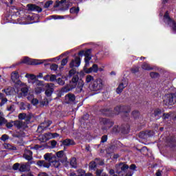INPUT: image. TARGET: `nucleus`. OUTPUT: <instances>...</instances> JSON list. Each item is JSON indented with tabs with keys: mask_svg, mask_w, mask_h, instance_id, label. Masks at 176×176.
<instances>
[{
	"mask_svg": "<svg viewBox=\"0 0 176 176\" xmlns=\"http://www.w3.org/2000/svg\"><path fill=\"white\" fill-rule=\"evenodd\" d=\"M50 60H39V59H31L28 57H25L22 59V64H28L29 65H38V64H43V63H47Z\"/></svg>",
	"mask_w": 176,
	"mask_h": 176,
	"instance_id": "f257e3e1",
	"label": "nucleus"
},
{
	"mask_svg": "<svg viewBox=\"0 0 176 176\" xmlns=\"http://www.w3.org/2000/svg\"><path fill=\"white\" fill-rule=\"evenodd\" d=\"M84 56L85 65L84 66L83 70L85 72L87 71V67L90 66V60H91V56H90V50H87V51H81L79 52V56Z\"/></svg>",
	"mask_w": 176,
	"mask_h": 176,
	"instance_id": "f03ea898",
	"label": "nucleus"
},
{
	"mask_svg": "<svg viewBox=\"0 0 176 176\" xmlns=\"http://www.w3.org/2000/svg\"><path fill=\"white\" fill-rule=\"evenodd\" d=\"M79 80L78 77H73L72 81L69 86L65 87L61 89V93H68V91L72 90V89H75L76 87V85H78V81Z\"/></svg>",
	"mask_w": 176,
	"mask_h": 176,
	"instance_id": "7ed1b4c3",
	"label": "nucleus"
},
{
	"mask_svg": "<svg viewBox=\"0 0 176 176\" xmlns=\"http://www.w3.org/2000/svg\"><path fill=\"white\" fill-rule=\"evenodd\" d=\"M176 102V96L174 94H168L164 96V103L166 105H174Z\"/></svg>",
	"mask_w": 176,
	"mask_h": 176,
	"instance_id": "20e7f679",
	"label": "nucleus"
},
{
	"mask_svg": "<svg viewBox=\"0 0 176 176\" xmlns=\"http://www.w3.org/2000/svg\"><path fill=\"white\" fill-rule=\"evenodd\" d=\"M91 87L94 91H100V90H102L104 87V80L101 78H97L92 83Z\"/></svg>",
	"mask_w": 176,
	"mask_h": 176,
	"instance_id": "39448f33",
	"label": "nucleus"
},
{
	"mask_svg": "<svg viewBox=\"0 0 176 176\" xmlns=\"http://www.w3.org/2000/svg\"><path fill=\"white\" fill-rule=\"evenodd\" d=\"M25 78H28L29 83H35L37 86H43V81H41L36 79V76L34 74H28L25 75Z\"/></svg>",
	"mask_w": 176,
	"mask_h": 176,
	"instance_id": "423d86ee",
	"label": "nucleus"
},
{
	"mask_svg": "<svg viewBox=\"0 0 176 176\" xmlns=\"http://www.w3.org/2000/svg\"><path fill=\"white\" fill-rule=\"evenodd\" d=\"M117 174H126V170L129 169V165L124 163H120L118 165L116 166Z\"/></svg>",
	"mask_w": 176,
	"mask_h": 176,
	"instance_id": "0eeeda50",
	"label": "nucleus"
},
{
	"mask_svg": "<svg viewBox=\"0 0 176 176\" xmlns=\"http://www.w3.org/2000/svg\"><path fill=\"white\" fill-rule=\"evenodd\" d=\"M164 21L165 23H167L170 27H172L173 31L176 33V23L173 21V19H170V16H168V12H166V14L164 16Z\"/></svg>",
	"mask_w": 176,
	"mask_h": 176,
	"instance_id": "6e6552de",
	"label": "nucleus"
},
{
	"mask_svg": "<svg viewBox=\"0 0 176 176\" xmlns=\"http://www.w3.org/2000/svg\"><path fill=\"white\" fill-rule=\"evenodd\" d=\"M20 76H19V73L17 72H14L12 73L11 74V79L12 80V82H14V83L15 85H17L18 86L19 85H21V81L19 79Z\"/></svg>",
	"mask_w": 176,
	"mask_h": 176,
	"instance_id": "1a4fd4ad",
	"label": "nucleus"
},
{
	"mask_svg": "<svg viewBox=\"0 0 176 176\" xmlns=\"http://www.w3.org/2000/svg\"><path fill=\"white\" fill-rule=\"evenodd\" d=\"M56 137H58V134L57 133H47L42 135V139H43V141L46 142V141H48V140L56 138Z\"/></svg>",
	"mask_w": 176,
	"mask_h": 176,
	"instance_id": "9d476101",
	"label": "nucleus"
},
{
	"mask_svg": "<svg viewBox=\"0 0 176 176\" xmlns=\"http://www.w3.org/2000/svg\"><path fill=\"white\" fill-rule=\"evenodd\" d=\"M46 87L47 89L45 91V94L47 97H50L53 91H54V84L53 83L47 84Z\"/></svg>",
	"mask_w": 176,
	"mask_h": 176,
	"instance_id": "9b49d317",
	"label": "nucleus"
},
{
	"mask_svg": "<svg viewBox=\"0 0 176 176\" xmlns=\"http://www.w3.org/2000/svg\"><path fill=\"white\" fill-rule=\"evenodd\" d=\"M27 8L28 10H30L32 12H42V8L34 4H28Z\"/></svg>",
	"mask_w": 176,
	"mask_h": 176,
	"instance_id": "f8f14e48",
	"label": "nucleus"
},
{
	"mask_svg": "<svg viewBox=\"0 0 176 176\" xmlns=\"http://www.w3.org/2000/svg\"><path fill=\"white\" fill-rule=\"evenodd\" d=\"M44 159L46 160V162H48L47 163H50V165L53 163V160L56 159V156H54L52 153H45L44 155Z\"/></svg>",
	"mask_w": 176,
	"mask_h": 176,
	"instance_id": "ddd939ff",
	"label": "nucleus"
},
{
	"mask_svg": "<svg viewBox=\"0 0 176 176\" xmlns=\"http://www.w3.org/2000/svg\"><path fill=\"white\" fill-rule=\"evenodd\" d=\"M19 86L21 91V97H23V96H27V93H28V87L26 86V85L21 82V84H20Z\"/></svg>",
	"mask_w": 176,
	"mask_h": 176,
	"instance_id": "4468645a",
	"label": "nucleus"
},
{
	"mask_svg": "<svg viewBox=\"0 0 176 176\" xmlns=\"http://www.w3.org/2000/svg\"><path fill=\"white\" fill-rule=\"evenodd\" d=\"M80 65V58L76 57L74 60H72L70 63L71 68H74V67H79Z\"/></svg>",
	"mask_w": 176,
	"mask_h": 176,
	"instance_id": "2eb2a0df",
	"label": "nucleus"
},
{
	"mask_svg": "<svg viewBox=\"0 0 176 176\" xmlns=\"http://www.w3.org/2000/svg\"><path fill=\"white\" fill-rule=\"evenodd\" d=\"M91 72L97 74V72H98V65L94 64L92 67L89 68L87 70H85L86 74H91Z\"/></svg>",
	"mask_w": 176,
	"mask_h": 176,
	"instance_id": "dca6fc26",
	"label": "nucleus"
},
{
	"mask_svg": "<svg viewBox=\"0 0 176 176\" xmlns=\"http://www.w3.org/2000/svg\"><path fill=\"white\" fill-rule=\"evenodd\" d=\"M23 157L26 159V160H32V151L25 149L23 154Z\"/></svg>",
	"mask_w": 176,
	"mask_h": 176,
	"instance_id": "f3484780",
	"label": "nucleus"
},
{
	"mask_svg": "<svg viewBox=\"0 0 176 176\" xmlns=\"http://www.w3.org/2000/svg\"><path fill=\"white\" fill-rule=\"evenodd\" d=\"M36 164L38 167H45V168L50 167V163H47L45 160H39L37 162Z\"/></svg>",
	"mask_w": 176,
	"mask_h": 176,
	"instance_id": "a211bd4d",
	"label": "nucleus"
},
{
	"mask_svg": "<svg viewBox=\"0 0 176 176\" xmlns=\"http://www.w3.org/2000/svg\"><path fill=\"white\" fill-rule=\"evenodd\" d=\"M28 170H30V163L22 164L19 166V171L21 173H24V171H28Z\"/></svg>",
	"mask_w": 176,
	"mask_h": 176,
	"instance_id": "6ab92c4d",
	"label": "nucleus"
},
{
	"mask_svg": "<svg viewBox=\"0 0 176 176\" xmlns=\"http://www.w3.org/2000/svg\"><path fill=\"white\" fill-rule=\"evenodd\" d=\"M65 101L66 102H67V104H69V102L75 101V95L71 94L66 95Z\"/></svg>",
	"mask_w": 176,
	"mask_h": 176,
	"instance_id": "aec40b11",
	"label": "nucleus"
},
{
	"mask_svg": "<svg viewBox=\"0 0 176 176\" xmlns=\"http://www.w3.org/2000/svg\"><path fill=\"white\" fill-rule=\"evenodd\" d=\"M127 108L126 106H118L115 108L114 111L116 114L118 115L120 112H127L125 109Z\"/></svg>",
	"mask_w": 176,
	"mask_h": 176,
	"instance_id": "412c9836",
	"label": "nucleus"
},
{
	"mask_svg": "<svg viewBox=\"0 0 176 176\" xmlns=\"http://www.w3.org/2000/svg\"><path fill=\"white\" fill-rule=\"evenodd\" d=\"M50 124H52V121L44 122L43 123L41 124L38 129V130H45V129H47Z\"/></svg>",
	"mask_w": 176,
	"mask_h": 176,
	"instance_id": "4be33fe9",
	"label": "nucleus"
},
{
	"mask_svg": "<svg viewBox=\"0 0 176 176\" xmlns=\"http://www.w3.org/2000/svg\"><path fill=\"white\" fill-rule=\"evenodd\" d=\"M3 91L6 93V96H12V94H14V89L12 87H8L6 89H3Z\"/></svg>",
	"mask_w": 176,
	"mask_h": 176,
	"instance_id": "5701e85b",
	"label": "nucleus"
},
{
	"mask_svg": "<svg viewBox=\"0 0 176 176\" xmlns=\"http://www.w3.org/2000/svg\"><path fill=\"white\" fill-rule=\"evenodd\" d=\"M74 144H75L74 140L69 139H66L63 142V145L65 146H69L70 145H74Z\"/></svg>",
	"mask_w": 176,
	"mask_h": 176,
	"instance_id": "b1692460",
	"label": "nucleus"
},
{
	"mask_svg": "<svg viewBox=\"0 0 176 176\" xmlns=\"http://www.w3.org/2000/svg\"><path fill=\"white\" fill-rule=\"evenodd\" d=\"M142 69H144L146 71H151V70L153 69V67H151V65H149L146 63H144L142 65Z\"/></svg>",
	"mask_w": 176,
	"mask_h": 176,
	"instance_id": "393cba45",
	"label": "nucleus"
},
{
	"mask_svg": "<svg viewBox=\"0 0 176 176\" xmlns=\"http://www.w3.org/2000/svg\"><path fill=\"white\" fill-rule=\"evenodd\" d=\"M85 85V82H83V80H80L78 82V86H77V89L78 90V91H80L82 90V89H83V86Z\"/></svg>",
	"mask_w": 176,
	"mask_h": 176,
	"instance_id": "a878e982",
	"label": "nucleus"
},
{
	"mask_svg": "<svg viewBox=\"0 0 176 176\" xmlns=\"http://www.w3.org/2000/svg\"><path fill=\"white\" fill-rule=\"evenodd\" d=\"M12 123L14 124V126L17 127V129H21V127L23 126V124L21 121H14Z\"/></svg>",
	"mask_w": 176,
	"mask_h": 176,
	"instance_id": "bb28decb",
	"label": "nucleus"
},
{
	"mask_svg": "<svg viewBox=\"0 0 176 176\" xmlns=\"http://www.w3.org/2000/svg\"><path fill=\"white\" fill-rule=\"evenodd\" d=\"M4 148L6 149H10V150H12V151H16V146H14L12 144H4Z\"/></svg>",
	"mask_w": 176,
	"mask_h": 176,
	"instance_id": "cd10ccee",
	"label": "nucleus"
},
{
	"mask_svg": "<svg viewBox=\"0 0 176 176\" xmlns=\"http://www.w3.org/2000/svg\"><path fill=\"white\" fill-rule=\"evenodd\" d=\"M123 89H124V85H123V84H120L116 89V93H118V94H120V93L123 91Z\"/></svg>",
	"mask_w": 176,
	"mask_h": 176,
	"instance_id": "c85d7f7f",
	"label": "nucleus"
},
{
	"mask_svg": "<svg viewBox=\"0 0 176 176\" xmlns=\"http://www.w3.org/2000/svg\"><path fill=\"white\" fill-rule=\"evenodd\" d=\"M92 80H94V77L91 75H87L85 78V82L87 83H90V82H92Z\"/></svg>",
	"mask_w": 176,
	"mask_h": 176,
	"instance_id": "c756f323",
	"label": "nucleus"
},
{
	"mask_svg": "<svg viewBox=\"0 0 176 176\" xmlns=\"http://www.w3.org/2000/svg\"><path fill=\"white\" fill-rule=\"evenodd\" d=\"M70 164H71L72 167H74V168H76V167L77 166L76 158H72V160L70 161Z\"/></svg>",
	"mask_w": 176,
	"mask_h": 176,
	"instance_id": "7c9ffc66",
	"label": "nucleus"
},
{
	"mask_svg": "<svg viewBox=\"0 0 176 176\" xmlns=\"http://www.w3.org/2000/svg\"><path fill=\"white\" fill-rule=\"evenodd\" d=\"M96 176H108V175H107L104 173H102V170H97Z\"/></svg>",
	"mask_w": 176,
	"mask_h": 176,
	"instance_id": "2f4dec72",
	"label": "nucleus"
},
{
	"mask_svg": "<svg viewBox=\"0 0 176 176\" xmlns=\"http://www.w3.org/2000/svg\"><path fill=\"white\" fill-rule=\"evenodd\" d=\"M5 122H6V120H5L3 113L0 112V125L2 124V123H5Z\"/></svg>",
	"mask_w": 176,
	"mask_h": 176,
	"instance_id": "473e14b6",
	"label": "nucleus"
},
{
	"mask_svg": "<svg viewBox=\"0 0 176 176\" xmlns=\"http://www.w3.org/2000/svg\"><path fill=\"white\" fill-rule=\"evenodd\" d=\"M52 166H54L56 168L60 167V162L56 160V159L53 160V162H51Z\"/></svg>",
	"mask_w": 176,
	"mask_h": 176,
	"instance_id": "72a5a7b5",
	"label": "nucleus"
},
{
	"mask_svg": "<svg viewBox=\"0 0 176 176\" xmlns=\"http://www.w3.org/2000/svg\"><path fill=\"white\" fill-rule=\"evenodd\" d=\"M96 166H97V164H96V161H92L89 164V168L91 170H93V169L96 168Z\"/></svg>",
	"mask_w": 176,
	"mask_h": 176,
	"instance_id": "f704fd0d",
	"label": "nucleus"
},
{
	"mask_svg": "<svg viewBox=\"0 0 176 176\" xmlns=\"http://www.w3.org/2000/svg\"><path fill=\"white\" fill-rule=\"evenodd\" d=\"M57 157H59V159H61V157H64V151H60L56 153Z\"/></svg>",
	"mask_w": 176,
	"mask_h": 176,
	"instance_id": "c9c22d12",
	"label": "nucleus"
},
{
	"mask_svg": "<svg viewBox=\"0 0 176 176\" xmlns=\"http://www.w3.org/2000/svg\"><path fill=\"white\" fill-rule=\"evenodd\" d=\"M70 13H79V8H72L70 9Z\"/></svg>",
	"mask_w": 176,
	"mask_h": 176,
	"instance_id": "e433bc0d",
	"label": "nucleus"
},
{
	"mask_svg": "<svg viewBox=\"0 0 176 176\" xmlns=\"http://www.w3.org/2000/svg\"><path fill=\"white\" fill-rule=\"evenodd\" d=\"M160 115H162V110L157 109L154 111V116H160Z\"/></svg>",
	"mask_w": 176,
	"mask_h": 176,
	"instance_id": "4c0bfd02",
	"label": "nucleus"
},
{
	"mask_svg": "<svg viewBox=\"0 0 176 176\" xmlns=\"http://www.w3.org/2000/svg\"><path fill=\"white\" fill-rule=\"evenodd\" d=\"M140 71V67H134L131 69V72L132 74H137Z\"/></svg>",
	"mask_w": 176,
	"mask_h": 176,
	"instance_id": "58836bf2",
	"label": "nucleus"
},
{
	"mask_svg": "<svg viewBox=\"0 0 176 176\" xmlns=\"http://www.w3.org/2000/svg\"><path fill=\"white\" fill-rule=\"evenodd\" d=\"M50 5H53V1H47L44 5V8H49Z\"/></svg>",
	"mask_w": 176,
	"mask_h": 176,
	"instance_id": "ea45409f",
	"label": "nucleus"
},
{
	"mask_svg": "<svg viewBox=\"0 0 176 176\" xmlns=\"http://www.w3.org/2000/svg\"><path fill=\"white\" fill-rule=\"evenodd\" d=\"M57 76L54 74L52 75H50V82H54V80H56Z\"/></svg>",
	"mask_w": 176,
	"mask_h": 176,
	"instance_id": "a19ab883",
	"label": "nucleus"
},
{
	"mask_svg": "<svg viewBox=\"0 0 176 176\" xmlns=\"http://www.w3.org/2000/svg\"><path fill=\"white\" fill-rule=\"evenodd\" d=\"M150 76L153 78H157V76H159V74L156 72H151L150 73Z\"/></svg>",
	"mask_w": 176,
	"mask_h": 176,
	"instance_id": "79ce46f5",
	"label": "nucleus"
},
{
	"mask_svg": "<svg viewBox=\"0 0 176 176\" xmlns=\"http://www.w3.org/2000/svg\"><path fill=\"white\" fill-rule=\"evenodd\" d=\"M58 68V66L56 64H52L50 67V69L52 71H56V69Z\"/></svg>",
	"mask_w": 176,
	"mask_h": 176,
	"instance_id": "37998d69",
	"label": "nucleus"
},
{
	"mask_svg": "<svg viewBox=\"0 0 176 176\" xmlns=\"http://www.w3.org/2000/svg\"><path fill=\"white\" fill-rule=\"evenodd\" d=\"M14 121L11 122H8L6 124V127L8 129H12V127H13V126H14V124L13 123Z\"/></svg>",
	"mask_w": 176,
	"mask_h": 176,
	"instance_id": "c03bdc74",
	"label": "nucleus"
},
{
	"mask_svg": "<svg viewBox=\"0 0 176 176\" xmlns=\"http://www.w3.org/2000/svg\"><path fill=\"white\" fill-rule=\"evenodd\" d=\"M13 170H19V168L20 169V164L19 163H16L13 165L12 167Z\"/></svg>",
	"mask_w": 176,
	"mask_h": 176,
	"instance_id": "a18cd8bd",
	"label": "nucleus"
},
{
	"mask_svg": "<svg viewBox=\"0 0 176 176\" xmlns=\"http://www.w3.org/2000/svg\"><path fill=\"white\" fill-rule=\"evenodd\" d=\"M57 83H58V85H60L61 86H63V85H65V82L64 80H63L62 78H58Z\"/></svg>",
	"mask_w": 176,
	"mask_h": 176,
	"instance_id": "49530a36",
	"label": "nucleus"
},
{
	"mask_svg": "<svg viewBox=\"0 0 176 176\" xmlns=\"http://www.w3.org/2000/svg\"><path fill=\"white\" fill-rule=\"evenodd\" d=\"M6 102H8L7 98H3V99H1V102L0 103L1 107H2V105H5Z\"/></svg>",
	"mask_w": 176,
	"mask_h": 176,
	"instance_id": "de8ad7c7",
	"label": "nucleus"
},
{
	"mask_svg": "<svg viewBox=\"0 0 176 176\" xmlns=\"http://www.w3.org/2000/svg\"><path fill=\"white\" fill-rule=\"evenodd\" d=\"M30 101H31L32 104H33V105H36V104H38V102H39L38 99H35L34 98Z\"/></svg>",
	"mask_w": 176,
	"mask_h": 176,
	"instance_id": "09e8293b",
	"label": "nucleus"
},
{
	"mask_svg": "<svg viewBox=\"0 0 176 176\" xmlns=\"http://www.w3.org/2000/svg\"><path fill=\"white\" fill-rule=\"evenodd\" d=\"M67 63H68V59L64 58L61 61V65L64 67V65H65Z\"/></svg>",
	"mask_w": 176,
	"mask_h": 176,
	"instance_id": "8fccbe9b",
	"label": "nucleus"
},
{
	"mask_svg": "<svg viewBox=\"0 0 176 176\" xmlns=\"http://www.w3.org/2000/svg\"><path fill=\"white\" fill-rule=\"evenodd\" d=\"M6 140H9V136H8V135H3L1 136V140L6 141Z\"/></svg>",
	"mask_w": 176,
	"mask_h": 176,
	"instance_id": "3c124183",
	"label": "nucleus"
},
{
	"mask_svg": "<svg viewBox=\"0 0 176 176\" xmlns=\"http://www.w3.org/2000/svg\"><path fill=\"white\" fill-rule=\"evenodd\" d=\"M25 116H27V115L25 113H20L19 115V119H25Z\"/></svg>",
	"mask_w": 176,
	"mask_h": 176,
	"instance_id": "603ef678",
	"label": "nucleus"
},
{
	"mask_svg": "<svg viewBox=\"0 0 176 176\" xmlns=\"http://www.w3.org/2000/svg\"><path fill=\"white\" fill-rule=\"evenodd\" d=\"M52 19H54V20H57L58 19H64L63 16H57V15H52Z\"/></svg>",
	"mask_w": 176,
	"mask_h": 176,
	"instance_id": "864d4df0",
	"label": "nucleus"
},
{
	"mask_svg": "<svg viewBox=\"0 0 176 176\" xmlns=\"http://www.w3.org/2000/svg\"><path fill=\"white\" fill-rule=\"evenodd\" d=\"M51 145L52 148H56V145H57V142H56V140L51 141Z\"/></svg>",
	"mask_w": 176,
	"mask_h": 176,
	"instance_id": "5fc2aeb1",
	"label": "nucleus"
},
{
	"mask_svg": "<svg viewBox=\"0 0 176 176\" xmlns=\"http://www.w3.org/2000/svg\"><path fill=\"white\" fill-rule=\"evenodd\" d=\"M42 91V88L41 87H38L36 89L35 92L36 94H39Z\"/></svg>",
	"mask_w": 176,
	"mask_h": 176,
	"instance_id": "6e6d98bb",
	"label": "nucleus"
},
{
	"mask_svg": "<svg viewBox=\"0 0 176 176\" xmlns=\"http://www.w3.org/2000/svg\"><path fill=\"white\" fill-rule=\"evenodd\" d=\"M108 140V137L107 135H104L102 138L101 142H107V140Z\"/></svg>",
	"mask_w": 176,
	"mask_h": 176,
	"instance_id": "4d7b16f0",
	"label": "nucleus"
},
{
	"mask_svg": "<svg viewBox=\"0 0 176 176\" xmlns=\"http://www.w3.org/2000/svg\"><path fill=\"white\" fill-rule=\"evenodd\" d=\"M44 80H46L48 82V80H50V75L47 74L45 76L43 77Z\"/></svg>",
	"mask_w": 176,
	"mask_h": 176,
	"instance_id": "13d9d810",
	"label": "nucleus"
},
{
	"mask_svg": "<svg viewBox=\"0 0 176 176\" xmlns=\"http://www.w3.org/2000/svg\"><path fill=\"white\" fill-rule=\"evenodd\" d=\"M130 170H135V168H137V166H135V164H131L129 167Z\"/></svg>",
	"mask_w": 176,
	"mask_h": 176,
	"instance_id": "bf43d9fd",
	"label": "nucleus"
},
{
	"mask_svg": "<svg viewBox=\"0 0 176 176\" xmlns=\"http://www.w3.org/2000/svg\"><path fill=\"white\" fill-rule=\"evenodd\" d=\"M32 98H34V96L33 95H29L28 96V100H29V101H31L32 100Z\"/></svg>",
	"mask_w": 176,
	"mask_h": 176,
	"instance_id": "052dcab7",
	"label": "nucleus"
},
{
	"mask_svg": "<svg viewBox=\"0 0 176 176\" xmlns=\"http://www.w3.org/2000/svg\"><path fill=\"white\" fill-rule=\"evenodd\" d=\"M164 119H168L170 118V114H164Z\"/></svg>",
	"mask_w": 176,
	"mask_h": 176,
	"instance_id": "680f3d73",
	"label": "nucleus"
},
{
	"mask_svg": "<svg viewBox=\"0 0 176 176\" xmlns=\"http://www.w3.org/2000/svg\"><path fill=\"white\" fill-rule=\"evenodd\" d=\"M109 174L110 175H113L115 174V170H113V169L109 170Z\"/></svg>",
	"mask_w": 176,
	"mask_h": 176,
	"instance_id": "e2e57ef3",
	"label": "nucleus"
},
{
	"mask_svg": "<svg viewBox=\"0 0 176 176\" xmlns=\"http://www.w3.org/2000/svg\"><path fill=\"white\" fill-rule=\"evenodd\" d=\"M37 78H43V73H39L38 75H37Z\"/></svg>",
	"mask_w": 176,
	"mask_h": 176,
	"instance_id": "0e129e2a",
	"label": "nucleus"
},
{
	"mask_svg": "<svg viewBox=\"0 0 176 176\" xmlns=\"http://www.w3.org/2000/svg\"><path fill=\"white\" fill-rule=\"evenodd\" d=\"M8 111H14V109H13V106H10L9 108H8Z\"/></svg>",
	"mask_w": 176,
	"mask_h": 176,
	"instance_id": "69168bd1",
	"label": "nucleus"
},
{
	"mask_svg": "<svg viewBox=\"0 0 176 176\" xmlns=\"http://www.w3.org/2000/svg\"><path fill=\"white\" fill-rule=\"evenodd\" d=\"M38 176H47V175L45 173H40Z\"/></svg>",
	"mask_w": 176,
	"mask_h": 176,
	"instance_id": "338daca9",
	"label": "nucleus"
},
{
	"mask_svg": "<svg viewBox=\"0 0 176 176\" xmlns=\"http://www.w3.org/2000/svg\"><path fill=\"white\" fill-rule=\"evenodd\" d=\"M21 176H34L32 173H28L27 175H22Z\"/></svg>",
	"mask_w": 176,
	"mask_h": 176,
	"instance_id": "774afa93",
	"label": "nucleus"
}]
</instances>
